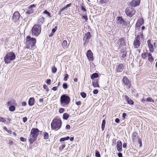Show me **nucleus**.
Wrapping results in <instances>:
<instances>
[{"label":"nucleus","mask_w":157,"mask_h":157,"mask_svg":"<svg viewBox=\"0 0 157 157\" xmlns=\"http://www.w3.org/2000/svg\"><path fill=\"white\" fill-rule=\"evenodd\" d=\"M124 69V66L122 64H119L117 65L116 68V71L118 72H122Z\"/></svg>","instance_id":"obj_16"},{"label":"nucleus","mask_w":157,"mask_h":157,"mask_svg":"<svg viewBox=\"0 0 157 157\" xmlns=\"http://www.w3.org/2000/svg\"><path fill=\"white\" fill-rule=\"evenodd\" d=\"M35 7V6L34 5H32L30 6V7L29 8V9H33V8L34 7Z\"/></svg>","instance_id":"obj_55"},{"label":"nucleus","mask_w":157,"mask_h":157,"mask_svg":"<svg viewBox=\"0 0 157 157\" xmlns=\"http://www.w3.org/2000/svg\"><path fill=\"white\" fill-rule=\"evenodd\" d=\"M143 24L144 20L143 18H140L137 21L136 25V34L139 33L143 36V32L145 27L143 26L140 27V26Z\"/></svg>","instance_id":"obj_1"},{"label":"nucleus","mask_w":157,"mask_h":157,"mask_svg":"<svg viewBox=\"0 0 157 157\" xmlns=\"http://www.w3.org/2000/svg\"><path fill=\"white\" fill-rule=\"evenodd\" d=\"M127 146L126 144V143H124L123 144V148H125Z\"/></svg>","instance_id":"obj_64"},{"label":"nucleus","mask_w":157,"mask_h":157,"mask_svg":"<svg viewBox=\"0 0 157 157\" xmlns=\"http://www.w3.org/2000/svg\"><path fill=\"white\" fill-rule=\"evenodd\" d=\"M71 4H70L67 5L65 6L63 8L61 9L60 10V11L61 12H62L63 10H64L65 9H66V8L69 7L71 6Z\"/></svg>","instance_id":"obj_31"},{"label":"nucleus","mask_w":157,"mask_h":157,"mask_svg":"<svg viewBox=\"0 0 157 157\" xmlns=\"http://www.w3.org/2000/svg\"><path fill=\"white\" fill-rule=\"evenodd\" d=\"M137 35L136 37L135 38L133 43V45L134 48H138L140 46V43L139 39L140 37L142 38V36L139 33L136 34Z\"/></svg>","instance_id":"obj_8"},{"label":"nucleus","mask_w":157,"mask_h":157,"mask_svg":"<svg viewBox=\"0 0 157 157\" xmlns=\"http://www.w3.org/2000/svg\"><path fill=\"white\" fill-rule=\"evenodd\" d=\"M122 82L123 84L126 85L128 88H130V82L128 78L125 76L123 77Z\"/></svg>","instance_id":"obj_11"},{"label":"nucleus","mask_w":157,"mask_h":157,"mask_svg":"<svg viewBox=\"0 0 157 157\" xmlns=\"http://www.w3.org/2000/svg\"><path fill=\"white\" fill-rule=\"evenodd\" d=\"M69 138H70L69 136H67V137L64 138H61L60 139V142H61L64 141L66 140H68V139H69Z\"/></svg>","instance_id":"obj_30"},{"label":"nucleus","mask_w":157,"mask_h":157,"mask_svg":"<svg viewBox=\"0 0 157 157\" xmlns=\"http://www.w3.org/2000/svg\"><path fill=\"white\" fill-rule=\"evenodd\" d=\"M33 9H29V10L26 12V14L29 15L32 14L33 13Z\"/></svg>","instance_id":"obj_22"},{"label":"nucleus","mask_w":157,"mask_h":157,"mask_svg":"<svg viewBox=\"0 0 157 157\" xmlns=\"http://www.w3.org/2000/svg\"><path fill=\"white\" fill-rule=\"evenodd\" d=\"M95 156L96 157H100V155L98 151H96L95 153Z\"/></svg>","instance_id":"obj_47"},{"label":"nucleus","mask_w":157,"mask_h":157,"mask_svg":"<svg viewBox=\"0 0 157 157\" xmlns=\"http://www.w3.org/2000/svg\"><path fill=\"white\" fill-rule=\"evenodd\" d=\"M57 29V27L56 26H55L54 28L52 30V32L53 33H54L56 31V30Z\"/></svg>","instance_id":"obj_45"},{"label":"nucleus","mask_w":157,"mask_h":157,"mask_svg":"<svg viewBox=\"0 0 157 157\" xmlns=\"http://www.w3.org/2000/svg\"><path fill=\"white\" fill-rule=\"evenodd\" d=\"M20 140L22 141L25 142L26 141V139L23 137L20 138Z\"/></svg>","instance_id":"obj_48"},{"label":"nucleus","mask_w":157,"mask_h":157,"mask_svg":"<svg viewBox=\"0 0 157 157\" xmlns=\"http://www.w3.org/2000/svg\"><path fill=\"white\" fill-rule=\"evenodd\" d=\"M118 155L119 157H123L122 154L120 152L118 153Z\"/></svg>","instance_id":"obj_59"},{"label":"nucleus","mask_w":157,"mask_h":157,"mask_svg":"<svg viewBox=\"0 0 157 157\" xmlns=\"http://www.w3.org/2000/svg\"><path fill=\"white\" fill-rule=\"evenodd\" d=\"M147 56L148 57V60L150 62L152 63L154 61V59L153 57L152 56L150 52H148Z\"/></svg>","instance_id":"obj_18"},{"label":"nucleus","mask_w":157,"mask_h":157,"mask_svg":"<svg viewBox=\"0 0 157 157\" xmlns=\"http://www.w3.org/2000/svg\"><path fill=\"white\" fill-rule=\"evenodd\" d=\"M90 32H87L85 34L83 38V41L84 42V44H85L87 42L90 38Z\"/></svg>","instance_id":"obj_12"},{"label":"nucleus","mask_w":157,"mask_h":157,"mask_svg":"<svg viewBox=\"0 0 157 157\" xmlns=\"http://www.w3.org/2000/svg\"><path fill=\"white\" fill-rule=\"evenodd\" d=\"M8 144L10 145H13L14 143L13 141L10 140L9 141Z\"/></svg>","instance_id":"obj_52"},{"label":"nucleus","mask_w":157,"mask_h":157,"mask_svg":"<svg viewBox=\"0 0 157 157\" xmlns=\"http://www.w3.org/2000/svg\"><path fill=\"white\" fill-rule=\"evenodd\" d=\"M44 21V18L43 17H42L40 18L38 20V22L40 24H42L43 23Z\"/></svg>","instance_id":"obj_28"},{"label":"nucleus","mask_w":157,"mask_h":157,"mask_svg":"<svg viewBox=\"0 0 157 157\" xmlns=\"http://www.w3.org/2000/svg\"><path fill=\"white\" fill-rule=\"evenodd\" d=\"M82 18L85 20L86 21L88 20V18L86 15H84L82 16Z\"/></svg>","instance_id":"obj_46"},{"label":"nucleus","mask_w":157,"mask_h":157,"mask_svg":"<svg viewBox=\"0 0 157 157\" xmlns=\"http://www.w3.org/2000/svg\"><path fill=\"white\" fill-rule=\"evenodd\" d=\"M92 84L94 87H99V86L97 82L94 81L93 82Z\"/></svg>","instance_id":"obj_25"},{"label":"nucleus","mask_w":157,"mask_h":157,"mask_svg":"<svg viewBox=\"0 0 157 157\" xmlns=\"http://www.w3.org/2000/svg\"><path fill=\"white\" fill-rule=\"evenodd\" d=\"M120 44L123 46H124L125 45V42L122 39H121L120 40Z\"/></svg>","instance_id":"obj_34"},{"label":"nucleus","mask_w":157,"mask_h":157,"mask_svg":"<svg viewBox=\"0 0 157 157\" xmlns=\"http://www.w3.org/2000/svg\"><path fill=\"white\" fill-rule=\"evenodd\" d=\"M70 101V98L66 95H62L60 98V103L62 105H67Z\"/></svg>","instance_id":"obj_7"},{"label":"nucleus","mask_w":157,"mask_h":157,"mask_svg":"<svg viewBox=\"0 0 157 157\" xmlns=\"http://www.w3.org/2000/svg\"><path fill=\"white\" fill-rule=\"evenodd\" d=\"M39 131L37 128H33L31 130V134L29 139L30 144L32 143L36 139Z\"/></svg>","instance_id":"obj_3"},{"label":"nucleus","mask_w":157,"mask_h":157,"mask_svg":"<svg viewBox=\"0 0 157 157\" xmlns=\"http://www.w3.org/2000/svg\"><path fill=\"white\" fill-rule=\"evenodd\" d=\"M69 115L67 113H64L63 115V118L64 120H67L69 118Z\"/></svg>","instance_id":"obj_23"},{"label":"nucleus","mask_w":157,"mask_h":157,"mask_svg":"<svg viewBox=\"0 0 157 157\" xmlns=\"http://www.w3.org/2000/svg\"><path fill=\"white\" fill-rule=\"evenodd\" d=\"M117 24L118 25H121L122 26H126L128 25L129 22L124 21L121 17H119L117 18Z\"/></svg>","instance_id":"obj_9"},{"label":"nucleus","mask_w":157,"mask_h":157,"mask_svg":"<svg viewBox=\"0 0 157 157\" xmlns=\"http://www.w3.org/2000/svg\"><path fill=\"white\" fill-rule=\"evenodd\" d=\"M117 149L119 152L122 151V142L120 140H118L117 142Z\"/></svg>","instance_id":"obj_17"},{"label":"nucleus","mask_w":157,"mask_h":157,"mask_svg":"<svg viewBox=\"0 0 157 157\" xmlns=\"http://www.w3.org/2000/svg\"><path fill=\"white\" fill-rule=\"evenodd\" d=\"M80 95L81 96L84 98H86V94L84 92L81 93Z\"/></svg>","instance_id":"obj_38"},{"label":"nucleus","mask_w":157,"mask_h":157,"mask_svg":"<svg viewBox=\"0 0 157 157\" xmlns=\"http://www.w3.org/2000/svg\"><path fill=\"white\" fill-rule=\"evenodd\" d=\"M57 68L55 67H53L52 68V73H55L57 71Z\"/></svg>","instance_id":"obj_35"},{"label":"nucleus","mask_w":157,"mask_h":157,"mask_svg":"<svg viewBox=\"0 0 157 157\" xmlns=\"http://www.w3.org/2000/svg\"><path fill=\"white\" fill-rule=\"evenodd\" d=\"M47 83L48 85H50L51 84V80L50 79H48L47 80Z\"/></svg>","instance_id":"obj_50"},{"label":"nucleus","mask_w":157,"mask_h":157,"mask_svg":"<svg viewBox=\"0 0 157 157\" xmlns=\"http://www.w3.org/2000/svg\"><path fill=\"white\" fill-rule=\"evenodd\" d=\"M81 102L80 101H77L76 102V104L77 105H80L81 104Z\"/></svg>","instance_id":"obj_57"},{"label":"nucleus","mask_w":157,"mask_h":157,"mask_svg":"<svg viewBox=\"0 0 157 157\" xmlns=\"http://www.w3.org/2000/svg\"><path fill=\"white\" fill-rule=\"evenodd\" d=\"M125 98L127 101H128V100L130 99V98H129V97L127 96H125Z\"/></svg>","instance_id":"obj_62"},{"label":"nucleus","mask_w":157,"mask_h":157,"mask_svg":"<svg viewBox=\"0 0 157 157\" xmlns=\"http://www.w3.org/2000/svg\"><path fill=\"white\" fill-rule=\"evenodd\" d=\"M105 120H104L102 121V124H101V129H102V131H103L105 128Z\"/></svg>","instance_id":"obj_27"},{"label":"nucleus","mask_w":157,"mask_h":157,"mask_svg":"<svg viewBox=\"0 0 157 157\" xmlns=\"http://www.w3.org/2000/svg\"><path fill=\"white\" fill-rule=\"evenodd\" d=\"M108 1V0H100V2L101 3L103 4L106 3Z\"/></svg>","instance_id":"obj_41"},{"label":"nucleus","mask_w":157,"mask_h":157,"mask_svg":"<svg viewBox=\"0 0 157 157\" xmlns=\"http://www.w3.org/2000/svg\"><path fill=\"white\" fill-rule=\"evenodd\" d=\"M16 57L15 54L13 52L7 53L4 57V61L6 63H10V61L14 59Z\"/></svg>","instance_id":"obj_5"},{"label":"nucleus","mask_w":157,"mask_h":157,"mask_svg":"<svg viewBox=\"0 0 157 157\" xmlns=\"http://www.w3.org/2000/svg\"><path fill=\"white\" fill-rule=\"evenodd\" d=\"M81 10L84 12H86V9L83 6H82L81 7Z\"/></svg>","instance_id":"obj_53"},{"label":"nucleus","mask_w":157,"mask_h":157,"mask_svg":"<svg viewBox=\"0 0 157 157\" xmlns=\"http://www.w3.org/2000/svg\"><path fill=\"white\" fill-rule=\"evenodd\" d=\"M57 89V87L56 86H55L52 88V89L54 91L56 90Z\"/></svg>","instance_id":"obj_61"},{"label":"nucleus","mask_w":157,"mask_h":157,"mask_svg":"<svg viewBox=\"0 0 157 157\" xmlns=\"http://www.w3.org/2000/svg\"><path fill=\"white\" fill-rule=\"evenodd\" d=\"M27 121V118L26 117L23 118V121L24 122H25Z\"/></svg>","instance_id":"obj_58"},{"label":"nucleus","mask_w":157,"mask_h":157,"mask_svg":"<svg viewBox=\"0 0 157 157\" xmlns=\"http://www.w3.org/2000/svg\"><path fill=\"white\" fill-rule=\"evenodd\" d=\"M149 51L151 52H153L154 51V48L153 45L151 44L148 45Z\"/></svg>","instance_id":"obj_20"},{"label":"nucleus","mask_w":157,"mask_h":157,"mask_svg":"<svg viewBox=\"0 0 157 157\" xmlns=\"http://www.w3.org/2000/svg\"><path fill=\"white\" fill-rule=\"evenodd\" d=\"M20 15L18 12H15L13 14L12 19L14 21H17L20 17Z\"/></svg>","instance_id":"obj_15"},{"label":"nucleus","mask_w":157,"mask_h":157,"mask_svg":"<svg viewBox=\"0 0 157 157\" xmlns=\"http://www.w3.org/2000/svg\"><path fill=\"white\" fill-rule=\"evenodd\" d=\"M98 76V75L97 73H94L91 76V79L93 80L95 78H97Z\"/></svg>","instance_id":"obj_21"},{"label":"nucleus","mask_w":157,"mask_h":157,"mask_svg":"<svg viewBox=\"0 0 157 157\" xmlns=\"http://www.w3.org/2000/svg\"><path fill=\"white\" fill-rule=\"evenodd\" d=\"M147 43L148 44V45H150V44H151V40H149L147 41Z\"/></svg>","instance_id":"obj_63"},{"label":"nucleus","mask_w":157,"mask_h":157,"mask_svg":"<svg viewBox=\"0 0 157 157\" xmlns=\"http://www.w3.org/2000/svg\"><path fill=\"white\" fill-rule=\"evenodd\" d=\"M93 54L90 50L87 51L86 53V56L89 60L90 61H92L93 60Z\"/></svg>","instance_id":"obj_14"},{"label":"nucleus","mask_w":157,"mask_h":157,"mask_svg":"<svg viewBox=\"0 0 157 157\" xmlns=\"http://www.w3.org/2000/svg\"><path fill=\"white\" fill-rule=\"evenodd\" d=\"M62 124V122L60 119H54L51 124V128L52 129L58 130L61 127Z\"/></svg>","instance_id":"obj_2"},{"label":"nucleus","mask_w":157,"mask_h":157,"mask_svg":"<svg viewBox=\"0 0 157 157\" xmlns=\"http://www.w3.org/2000/svg\"><path fill=\"white\" fill-rule=\"evenodd\" d=\"M48 137V133L45 132L44 133V138L45 139H47Z\"/></svg>","instance_id":"obj_33"},{"label":"nucleus","mask_w":157,"mask_h":157,"mask_svg":"<svg viewBox=\"0 0 157 157\" xmlns=\"http://www.w3.org/2000/svg\"><path fill=\"white\" fill-rule=\"evenodd\" d=\"M15 107L13 105L10 106L9 108L10 111L11 112L14 111L15 110Z\"/></svg>","instance_id":"obj_29"},{"label":"nucleus","mask_w":157,"mask_h":157,"mask_svg":"<svg viewBox=\"0 0 157 157\" xmlns=\"http://www.w3.org/2000/svg\"><path fill=\"white\" fill-rule=\"evenodd\" d=\"M115 121L117 123H118L120 121V120L119 119L117 118L115 119Z\"/></svg>","instance_id":"obj_60"},{"label":"nucleus","mask_w":157,"mask_h":157,"mask_svg":"<svg viewBox=\"0 0 157 157\" xmlns=\"http://www.w3.org/2000/svg\"><path fill=\"white\" fill-rule=\"evenodd\" d=\"M41 31V26L38 25H35L32 29V33L33 36H37L40 33Z\"/></svg>","instance_id":"obj_6"},{"label":"nucleus","mask_w":157,"mask_h":157,"mask_svg":"<svg viewBox=\"0 0 157 157\" xmlns=\"http://www.w3.org/2000/svg\"><path fill=\"white\" fill-rule=\"evenodd\" d=\"M44 13L45 14H46L48 15V16L50 17H51V15H50V13L48 12L46 10H45L44 12Z\"/></svg>","instance_id":"obj_39"},{"label":"nucleus","mask_w":157,"mask_h":157,"mask_svg":"<svg viewBox=\"0 0 157 157\" xmlns=\"http://www.w3.org/2000/svg\"><path fill=\"white\" fill-rule=\"evenodd\" d=\"M140 3V0H133L130 2L129 5L131 7H135L139 5Z\"/></svg>","instance_id":"obj_13"},{"label":"nucleus","mask_w":157,"mask_h":157,"mask_svg":"<svg viewBox=\"0 0 157 157\" xmlns=\"http://www.w3.org/2000/svg\"><path fill=\"white\" fill-rule=\"evenodd\" d=\"M62 45L63 48H67V41L65 40H64L63 42Z\"/></svg>","instance_id":"obj_24"},{"label":"nucleus","mask_w":157,"mask_h":157,"mask_svg":"<svg viewBox=\"0 0 157 157\" xmlns=\"http://www.w3.org/2000/svg\"><path fill=\"white\" fill-rule=\"evenodd\" d=\"M34 98H29L28 103L30 106H32L34 104Z\"/></svg>","instance_id":"obj_19"},{"label":"nucleus","mask_w":157,"mask_h":157,"mask_svg":"<svg viewBox=\"0 0 157 157\" xmlns=\"http://www.w3.org/2000/svg\"><path fill=\"white\" fill-rule=\"evenodd\" d=\"M70 126L69 125L67 124L66 125V128L67 129H69L70 128Z\"/></svg>","instance_id":"obj_56"},{"label":"nucleus","mask_w":157,"mask_h":157,"mask_svg":"<svg viewBox=\"0 0 157 157\" xmlns=\"http://www.w3.org/2000/svg\"><path fill=\"white\" fill-rule=\"evenodd\" d=\"M63 88L67 89V83H64L63 85Z\"/></svg>","instance_id":"obj_42"},{"label":"nucleus","mask_w":157,"mask_h":157,"mask_svg":"<svg viewBox=\"0 0 157 157\" xmlns=\"http://www.w3.org/2000/svg\"><path fill=\"white\" fill-rule=\"evenodd\" d=\"M69 76L67 74H66L64 78V80L66 81L67 80V78H68Z\"/></svg>","instance_id":"obj_43"},{"label":"nucleus","mask_w":157,"mask_h":157,"mask_svg":"<svg viewBox=\"0 0 157 157\" xmlns=\"http://www.w3.org/2000/svg\"><path fill=\"white\" fill-rule=\"evenodd\" d=\"M126 116V114L125 113H124L122 114V117L124 119Z\"/></svg>","instance_id":"obj_54"},{"label":"nucleus","mask_w":157,"mask_h":157,"mask_svg":"<svg viewBox=\"0 0 157 157\" xmlns=\"http://www.w3.org/2000/svg\"><path fill=\"white\" fill-rule=\"evenodd\" d=\"M6 121V120L4 118L0 117V122L5 123Z\"/></svg>","instance_id":"obj_36"},{"label":"nucleus","mask_w":157,"mask_h":157,"mask_svg":"<svg viewBox=\"0 0 157 157\" xmlns=\"http://www.w3.org/2000/svg\"><path fill=\"white\" fill-rule=\"evenodd\" d=\"M98 90L97 89H96L93 91V93L94 94H96L98 93Z\"/></svg>","instance_id":"obj_49"},{"label":"nucleus","mask_w":157,"mask_h":157,"mask_svg":"<svg viewBox=\"0 0 157 157\" xmlns=\"http://www.w3.org/2000/svg\"><path fill=\"white\" fill-rule=\"evenodd\" d=\"M125 13L127 16L131 17L135 14L136 11L132 8L128 7L126 9Z\"/></svg>","instance_id":"obj_10"},{"label":"nucleus","mask_w":157,"mask_h":157,"mask_svg":"<svg viewBox=\"0 0 157 157\" xmlns=\"http://www.w3.org/2000/svg\"><path fill=\"white\" fill-rule=\"evenodd\" d=\"M146 100L149 102H154V100L151 98H147Z\"/></svg>","instance_id":"obj_37"},{"label":"nucleus","mask_w":157,"mask_h":157,"mask_svg":"<svg viewBox=\"0 0 157 157\" xmlns=\"http://www.w3.org/2000/svg\"><path fill=\"white\" fill-rule=\"evenodd\" d=\"M148 52H145V53H142L141 55V57L143 59H144L148 55Z\"/></svg>","instance_id":"obj_26"},{"label":"nucleus","mask_w":157,"mask_h":157,"mask_svg":"<svg viewBox=\"0 0 157 157\" xmlns=\"http://www.w3.org/2000/svg\"><path fill=\"white\" fill-rule=\"evenodd\" d=\"M137 136V134L135 133H133L132 135V139L133 141H134L135 140H136V137Z\"/></svg>","instance_id":"obj_32"},{"label":"nucleus","mask_w":157,"mask_h":157,"mask_svg":"<svg viewBox=\"0 0 157 157\" xmlns=\"http://www.w3.org/2000/svg\"><path fill=\"white\" fill-rule=\"evenodd\" d=\"M36 41L35 38H31L30 36H27L26 39V48H30L35 45Z\"/></svg>","instance_id":"obj_4"},{"label":"nucleus","mask_w":157,"mask_h":157,"mask_svg":"<svg viewBox=\"0 0 157 157\" xmlns=\"http://www.w3.org/2000/svg\"><path fill=\"white\" fill-rule=\"evenodd\" d=\"M64 111V109L63 108H61L59 110V112L60 113H63Z\"/></svg>","instance_id":"obj_44"},{"label":"nucleus","mask_w":157,"mask_h":157,"mask_svg":"<svg viewBox=\"0 0 157 157\" xmlns=\"http://www.w3.org/2000/svg\"><path fill=\"white\" fill-rule=\"evenodd\" d=\"M27 105L26 103L25 102H23L21 103V105L22 106H26Z\"/></svg>","instance_id":"obj_51"},{"label":"nucleus","mask_w":157,"mask_h":157,"mask_svg":"<svg viewBox=\"0 0 157 157\" xmlns=\"http://www.w3.org/2000/svg\"><path fill=\"white\" fill-rule=\"evenodd\" d=\"M127 102L128 104L132 105L133 104V101L131 99H129L128 100Z\"/></svg>","instance_id":"obj_40"}]
</instances>
